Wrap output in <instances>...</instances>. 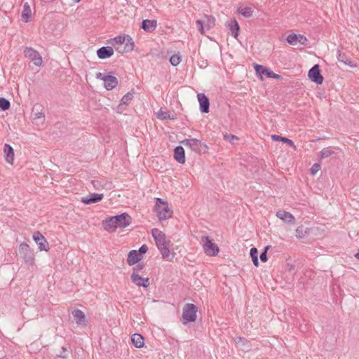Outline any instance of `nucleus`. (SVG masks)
<instances>
[{
	"label": "nucleus",
	"mask_w": 359,
	"mask_h": 359,
	"mask_svg": "<svg viewBox=\"0 0 359 359\" xmlns=\"http://www.w3.org/2000/svg\"><path fill=\"white\" fill-rule=\"evenodd\" d=\"M151 235L156 242V247L160 250L163 259H170L171 255L170 246L171 241L167 238L165 234L158 229L151 230Z\"/></svg>",
	"instance_id": "f257e3e1"
},
{
	"label": "nucleus",
	"mask_w": 359,
	"mask_h": 359,
	"mask_svg": "<svg viewBox=\"0 0 359 359\" xmlns=\"http://www.w3.org/2000/svg\"><path fill=\"white\" fill-rule=\"evenodd\" d=\"M111 43L120 53L131 52L135 47L133 39L129 35H120L111 40Z\"/></svg>",
	"instance_id": "f03ea898"
},
{
	"label": "nucleus",
	"mask_w": 359,
	"mask_h": 359,
	"mask_svg": "<svg viewBox=\"0 0 359 359\" xmlns=\"http://www.w3.org/2000/svg\"><path fill=\"white\" fill-rule=\"evenodd\" d=\"M154 210L159 221L168 219L172 215V210L169 207L168 203L160 198H156Z\"/></svg>",
	"instance_id": "7ed1b4c3"
},
{
	"label": "nucleus",
	"mask_w": 359,
	"mask_h": 359,
	"mask_svg": "<svg viewBox=\"0 0 359 359\" xmlns=\"http://www.w3.org/2000/svg\"><path fill=\"white\" fill-rule=\"evenodd\" d=\"M182 144L196 153H205L208 151L207 145L195 138L185 139Z\"/></svg>",
	"instance_id": "20e7f679"
},
{
	"label": "nucleus",
	"mask_w": 359,
	"mask_h": 359,
	"mask_svg": "<svg viewBox=\"0 0 359 359\" xmlns=\"http://www.w3.org/2000/svg\"><path fill=\"white\" fill-rule=\"evenodd\" d=\"M196 23L199 32L204 34L205 30H209L215 25V19L212 15H205L201 19L198 20Z\"/></svg>",
	"instance_id": "39448f33"
},
{
	"label": "nucleus",
	"mask_w": 359,
	"mask_h": 359,
	"mask_svg": "<svg viewBox=\"0 0 359 359\" xmlns=\"http://www.w3.org/2000/svg\"><path fill=\"white\" fill-rule=\"evenodd\" d=\"M201 243L207 255L215 256L218 254V246L208 236H202Z\"/></svg>",
	"instance_id": "423d86ee"
},
{
	"label": "nucleus",
	"mask_w": 359,
	"mask_h": 359,
	"mask_svg": "<svg viewBox=\"0 0 359 359\" xmlns=\"http://www.w3.org/2000/svg\"><path fill=\"white\" fill-rule=\"evenodd\" d=\"M197 307L193 304H187L183 308L182 318L185 321L194 322L196 319Z\"/></svg>",
	"instance_id": "0eeeda50"
},
{
	"label": "nucleus",
	"mask_w": 359,
	"mask_h": 359,
	"mask_svg": "<svg viewBox=\"0 0 359 359\" xmlns=\"http://www.w3.org/2000/svg\"><path fill=\"white\" fill-rule=\"evenodd\" d=\"M141 269L142 266L139 267V266L133 268L131 274V280L137 286H142L147 288L149 285V279L148 278H143L137 273V271Z\"/></svg>",
	"instance_id": "6e6552de"
},
{
	"label": "nucleus",
	"mask_w": 359,
	"mask_h": 359,
	"mask_svg": "<svg viewBox=\"0 0 359 359\" xmlns=\"http://www.w3.org/2000/svg\"><path fill=\"white\" fill-rule=\"evenodd\" d=\"M25 56L32 60L36 66H41L43 62L42 57L39 53L31 47H27L24 50Z\"/></svg>",
	"instance_id": "1a4fd4ad"
},
{
	"label": "nucleus",
	"mask_w": 359,
	"mask_h": 359,
	"mask_svg": "<svg viewBox=\"0 0 359 359\" xmlns=\"http://www.w3.org/2000/svg\"><path fill=\"white\" fill-rule=\"evenodd\" d=\"M255 69L256 71L257 74L260 77L261 80H263V75H266L268 78H280V76L278 74L273 73V72L270 71L269 69L262 65H255Z\"/></svg>",
	"instance_id": "9d476101"
},
{
	"label": "nucleus",
	"mask_w": 359,
	"mask_h": 359,
	"mask_svg": "<svg viewBox=\"0 0 359 359\" xmlns=\"http://www.w3.org/2000/svg\"><path fill=\"white\" fill-rule=\"evenodd\" d=\"M33 239L36 242V243L39 246V249L42 251H48V243L45 238V237L39 232L36 231L33 234Z\"/></svg>",
	"instance_id": "9b49d317"
},
{
	"label": "nucleus",
	"mask_w": 359,
	"mask_h": 359,
	"mask_svg": "<svg viewBox=\"0 0 359 359\" xmlns=\"http://www.w3.org/2000/svg\"><path fill=\"white\" fill-rule=\"evenodd\" d=\"M309 77L317 84H321L323 81V77L320 74L319 67L318 65H314L308 74Z\"/></svg>",
	"instance_id": "f8f14e48"
},
{
	"label": "nucleus",
	"mask_w": 359,
	"mask_h": 359,
	"mask_svg": "<svg viewBox=\"0 0 359 359\" xmlns=\"http://www.w3.org/2000/svg\"><path fill=\"white\" fill-rule=\"evenodd\" d=\"M32 120L33 123L39 126H43L45 123V114L42 110L34 108L32 110Z\"/></svg>",
	"instance_id": "ddd939ff"
},
{
	"label": "nucleus",
	"mask_w": 359,
	"mask_h": 359,
	"mask_svg": "<svg viewBox=\"0 0 359 359\" xmlns=\"http://www.w3.org/2000/svg\"><path fill=\"white\" fill-rule=\"evenodd\" d=\"M114 217L118 228H125L129 226L132 222L131 217L127 213H122Z\"/></svg>",
	"instance_id": "4468645a"
},
{
	"label": "nucleus",
	"mask_w": 359,
	"mask_h": 359,
	"mask_svg": "<svg viewBox=\"0 0 359 359\" xmlns=\"http://www.w3.org/2000/svg\"><path fill=\"white\" fill-rule=\"evenodd\" d=\"M104 198L103 194H90L87 196L82 197L81 201L86 205L96 203L102 200Z\"/></svg>",
	"instance_id": "2eb2a0df"
},
{
	"label": "nucleus",
	"mask_w": 359,
	"mask_h": 359,
	"mask_svg": "<svg viewBox=\"0 0 359 359\" xmlns=\"http://www.w3.org/2000/svg\"><path fill=\"white\" fill-rule=\"evenodd\" d=\"M276 215L285 223L290 224H294L295 223L294 217L289 212L285 210H278L276 212Z\"/></svg>",
	"instance_id": "dca6fc26"
},
{
	"label": "nucleus",
	"mask_w": 359,
	"mask_h": 359,
	"mask_svg": "<svg viewBox=\"0 0 359 359\" xmlns=\"http://www.w3.org/2000/svg\"><path fill=\"white\" fill-rule=\"evenodd\" d=\"M286 40L287 43L291 45H296L297 43H299L302 45H304L307 41L306 36L296 34H289Z\"/></svg>",
	"instance_id": "f3484780"
},
{
	"label": "nucleus",
	"mask_w": 359,
	"mask_h": 359,
	"mask_svg": "<svg viewBox=\"0 0 359 359\" xmlns=\"http://www.w3.org/2000/svg\"><path fill=\"white\" fill-rule=\"evenodd\" d=\"M198 100L200 104V110L203 113H208L209 111V100L207 96L203 93H199L197 95Z\"/></svg>",
	"instance_id": "a211bd4d"
},
{
	"label": "nucleus",
	"mask_w": 359,
	"mask_h": 359,
	"mask_svg": "<svg viewBox=\"0 0 359 359\" xmlns=\"http://www.w3.org/2000/svg\"><path fill=\"white\" fill-rule=\"evenodd\" d=\"M114 55V49L110 46H103L97 50V55L100 59L109 58Z\"/></svg>",
	"instance_id": "6ab92c4d"
},
{
	"label": "nucleus",
	"mask_w": 359,
	"mask_h": 359,
	"mask_svg": "<svg viewBox=\"0 0 359 359\" xmlns=\"http://www.w3.org/2000/svg\"><path fill=\"white\" fill-rule=\"evenodd\" d=\"M117 84L118 80L116 77L111 74H107V76L104 77V85L107 90H110L114 89L116 87Z\"/></svg>",
	"instance_id": "aec40b11"
},
{
	"label": "nucleus",
	"mask_w": 359,
	"mask_h": 359,
	"mask_svg": "<svg viewBox=\"0 0 359 359\" xmlns=\"http://www.w3.org/2000/svg\"><path fill=\"white\" fill-rule=\"evenodd\" d=\"M104 229L108 231H114L117 228V222L115 217H111L103 222Z\"/></svg>",
	"instance_id": "412c9836"
},
{
	"label": "nucleus",
	"mask_w": 359,
	"mask_h": 359,
	"mask_svg": "<svg viewBox=\"0 0 359 359\" xmlns=\"http://www.w3.org/2000/svg\"><path fill=\"white\" fill-rule=\"evenodd\" d=\"M142 259V255L137 250H131L128 253L127 262L130 266L134 265Z\"/></svg>",
	"instance_id": "4be33fe9"
},
{
	"label": "nucleus",
	"mask_w": 359,
	"mask_h": 359,
	"mask_svg": "<svg viewBox=\"0 0 359 359\" xmlns=\"http://www.w3.org/2000/svg\"><path fill=\"white\" fill-rule=\"evenodd\" d=\"M157 27V21L154 20H144L142 22V28L147 32H153Z\"/></svg>",
	"instance_id": "5701e85b"
},
{
	"label": "nucleus",
	"mask_w": 359,
	"mask_h": 359,
	"mask_svg": "<svg viewBox=\"0 0 359 359\" xmlns=\"http://www.w3.org/2000/svg\"><path fill=\"white\" fill-rule=\"evenodd\" d=\"M175 159L180 163L185 162L184 149L182 147L178 146L174 150Z\"/></svg>",
	"instance_id": "b1692460"
},
{
	"label": "nucleus",
	"mask_w": 359,
	"mask_h": 359,
	"mask_svg": "<svg viewBox=\"0 0 359 359\" xmlns=\"http://www.w3.org/2000/svg\"><path fill=\"white\" fill-rule=\"evenodd\" d=\"M4 151L5 154L6 161L12 164L14 160V151L13 149L8 144L4 145Z\"/></svg>",
	"instance_id": "393cba45"
},
{
	"label": "nucleus",
	"mask_w": 359,
	"mask_h": 359,
	"mask_svg": "<svg viewBox=\"0 0 359 359\" xmlns=\"http://www.w3.org/2000/svg\"><path fill=\"white\" fill-rule=\"evenodd\" d=\"M237 11L245 18H250L253 14V9L250 6H240L237 8Z\"/></svg>",
	"instance_id": "a878e982"
},
{
	"label": "nucleus",
	"mask_w": 359,
	"mask_h": 359,
	"mask_svg": "<svg viewBox=\"0 0 359 359\" xmlns=\"http://www.w3.org/2000/svg\"><path fill=\"white\" fill-rule=\"evenodd\" d=\"M131 341L136 348H141L144 344V338L140 334H133L131 337Z\"/></svg>",
	"instance_id": "bb28decb"
},
{
	"label": "nucleus",
	"mask_w": 359,
	"mask_h": 359,
	"mask_svg": "<svg viewBox=\"0 0 359 359\" xmlns=\"http://www.w3.org/2000/svg\"><path fill=\"white\" fill-rule=\"evenodd\" d=\"M228 26L231 32V35L236 38L238 35L239 25L235 19L228 22Z\"/></svg>",
	"instance_id": "cd10ccee"
},
{
	"label": "nucleus",
	"mask_w": 359,
	"mask_h": 359,
	"mask_svg": "<svg viewBox=\"0 0 359 359\" xmlns=\"http://www.w3.org/2000/svg\"><path fill=\"white\" fill-rule=\"evenodd\" d=\"M21 16L22 19L25 22H28L31 19L32 11L28 3L24 4Z\"/></svg>",
	"instance_id": "c85d7f7f"
},
{
	"label": "nucleus",
	"mask_w": 359,
	"mask_h": 359,
	"mask_svg": "<svg viewBox=\"0 0 359 359\" xmlns=\"http://www.w3.org/2000/svg\"><path fill=\"white\" fill-rule=\"evenodd\" d=\"M73 316L76 320V323L78 325L83 324L85 322V315L81 310H75L73 313Z\"/></svg>",
	"instance_id": "c756f323"
},
{
	"label": "nucleus",
	"mask_w": 359,
	"mask_h": 359,
	"mask_svg": "<svg viewBox=\"0 0 359 359\" xmlns=\"http://www.w3.org/2000/svg\"><path fill=\"white\" fill-rule=\"evenodd\" d=\"M271 139L273 141H280L282 142L286 143L287 144L290 145V147H293L294 149H296V147H295L294 142L291 140H290L287 137H281V136H279L277 135H271Z\"/></svg>",
	"instance_id": "7c9ffc66"
},
{
	"label": "nucleus",
	"mask_w": 359,
	"mask_h": 359,
	"mask_svg": "<svg viewBox=\"0 0 359 359\" xmlns=\"http://www.w3.org/2000/svg\"><path fill=\"white\" fill-rule=\"evenodd\" d=\"M309 233V231L304 226H298L295 230V236L298 238H304Z\"/></svg>",
	"instance_id": "2f4dec72"
},
{
	"label": "nucleus",
	"mask_w": 359,
	"mask_h": 359,
	"mask_svg": "<svg viewBox=\"0 0 359 359\" xmlns=\"http://www.w3.org/2000/svg\"><path fill=\"white\" fill-rule=\"evenodd\" d=\"M250 256L252 257L253 264L255 266H259V260H258V250L256 248H252L250 249Z\"/></svg>",
	"instance_id": "473e14b6"
},
{
	"label": "nucleus",
	"mask_w": 359,
	"mask_h": 359,
	"mask_svg": "<svg viewBox=\"0 0 359 359\" xmlns=\"http://www.w3.org/2000/svg\"><path fill=\"white\" fill-rule=\"evenodd\" d=\"M333 154H334V151L332 150L330 148L327 147V148L323 149L320 151L319 156L320 158H328Z\"/></svg>",
	"instance_id": "72a5a7b5"
},
{
	"label": "nucleus",
	"mask_w": 359,
	"mask_h": 359,
	"mask_svg": "<svg viewBox=\"0 0 359 359\" xmlns=\"http://www.w3.org/2000/svg\"><path fill=\"white\" fill-rule=\"evenodd\" d=\"M10 102L8 100L4 97L0 98V109L6 111L10 108Z\"/></svg>",
	"instance_id": "f704fd0d"
},
{
	"label": "nucleus",
	"mask_w": 359,
	"mask_h": 359,
	"mask_svg": "<svg viewBox=\"0 0 359 359\" xmlns=\"http://www.w3.org/2000/svg\"><path fill=\"white\" fill-rule=\"evenodd\" d=\"M133 94L130 93H128L126 94L121 100V104H128V103L133 99Z\"/></svg>",
	"instance_id": "c9c22d12"
},
{
	"label": "nucleus",
	"mask_w": 359,
	"mask_h": 359,
	"mask_svg": "<svg viewBox=\"0 0 359 359\" xmlns=\"http://www.w3.org/2000/svg\"><path fill=\"white\" fill-rule=\"evenodd\" d=\"M170 62L172 65L177 66L181 62V57L179 55H173L170 57Z\"/></svg>",
	"instance_id": "e433bc0d"
},
{
	"label": "nucleus",
	"mask_w": 359,
	"mask_h": 359,
	"mask_svg": "<svg viewBox=\"0 0 359 359\" xmlns=\"http://www.w3.org/2000/svg\"><path fill=\"white\" fill-rule=\"evenodd\" d=\"M224 140L229 141L231 144H234L235 141L238 140V137L236 135L231 134H225L224 135Z\"/></svg>",
	"instance_id": "4c0bfd02"
},
{
	"label": "nucleus",
	"mask_w": 359,
	"mask_h": 359,
	"mask_svg": "<svg viewBox=\"0 0 359 359\" xmlns=\"http://www.w3.org/2000/svg\"><path fill=\"white\" fill-rule=\"evenodd\" d=\"M157 117L159 119L164 120L167 118H172L167 111L160 110L157 114Z\"/></svg>",
	"instance_id": "58836bf2"
},
{
	"label": "nucleus",
	"mask_w": 359,
	"mask_h": 359,
	"mask_svg": "<svg viewBox=\"0 0 359 359\" xmlns=\"http://www.w3.org/2000/svg\"><path fill=\"white\" fill-rule=\"evenodd\" d=\"M91 184L93 187V188L96 190H101L102 189H104V185L102 184V183L98 180H93L91 182Z\"/></svg>",
	"instance_id": "ea45409f"
},
{
	"label": "nucleus",
	"mask_w": 359,
	"mask_h": 359,
	"mask_svg": "<svg viewBox=\"0 0 359 359\" xmlns=\"http://www.w3.org/2000/svg\"><path fill=\"white\" fill-rule=\"evenodd\" d=\"M321 167L320 165L318 163H315L312 165V167L310 169V172L312 175H316L320 170Z\"/></svg>",
	"instance_id": "a19ab883"
},
{
	"label": "nucleus",
	"mask_w": 359,
	"mask_h": 359,
	"mask_svg": "<svg viewBox=\"0 0 359 359\" xmlns=\"http://www.w3.org/2000/svg\"><path fill=\"white\" fill-rule=\"evenodd\" d=\"M269 248V246H266L264 249V251L260 255V259L262 262H266L267 261L266 253Z\"/></svg>",
	"instance_id": "79ce46f5"
},
{
	"label": "nucleus",
	"mask_w": 359,
	"mask_h": 359,
	"mask_svg": "<svg viewBox=\"0 0 359 359\" xmlns=\"http://www.w3.org/2000/svg\"><path fill=\"white\" fill-rule=\"evenodd\" d=\"M245 342L246 340L244 339V338H241V337H238L236 339V343L238 346H240V345H243L245 346Z\"/></svg>",
	"instance_id": "37998d69"
},
{
	"label": "nucleus",
	"mask_w": 359,
	"mask_h": 359,
	"mask_svg": "<svg viewBox=\"0 0 359 359\" xmlns=\"http://www.w3.org/2000/svg\"><path fill=\"white\" fill-rule=\"evenodd\" d=\"M147 250H148V247H147V245H142V246L140 248L138 253H140V254H141V255H142V254L146 253V252H147Z\"/></svg>",
	"instance_id": "c03bdc74"
},
{
	"label": "nucleus",
	"mask_w": 359,
	"mask_h": 359,
	"mask_svg": "<svg viewBox=\"0 0 359 359\" xmlns=\"http://www.w3.org/2000/svg\"><path fill=\"white\" fill-rule=\"evenodd\" d=\"M107 75V74H103V73H101V72H98L96 74V78L99 79H101V80H102L104 81V77H106Z\"/></svg>",
	"instance_id": "a18cd8bd"
},
{
	"label": "nucleus",
	"mask_w": 359,
	"mask_h": 359,
	"mask_svg": "<svg viewBox=\"0 0 359 359\" xmlns=\"http://www.w3.org/2000/svg\"><path fill=\"white\" fill-rule=\"evenodd\" d=\"M345 62V64H346V65H349V66H350V67H356L355 64L353 61H351V60H346V62Z\"/></svg>",
	"instance_id": "49530a36"
},
{
	"label": "nucleus",
	"mask_w": 359,
	"mask_h": 359,
	"mask_svg": "<svg viewBox=\"0 0 359 359\" xmlns=\"http://www.w3.org/2000/svg\"><path fill=\"white\" fill-rule=\"evenodd\" d=\"M62 352H61V353H60L59 355H57L59 357H62V358H65L66 355H65V353L67 351L66 348L62 347Z\"/></svg>",
	"instance_id": "de8ad7c7"
},
{
	"label": "nucleus",
	"mask_w": 359,
	"mask_h": 359,
	"mask_svg": "<svg viewBox=\"0 0 359 359\" xmlns=\"http://www.w3.org/2000/svg\"><path fill=\"white\" fill-rule=\"evenodd\" d=\"M20 247H21L22 249H23L24 248H29L28 245H27V244H24V243L21 244V245H20Z\"/></svg>",
	"instance_id": "09e8293b"
},
{
	"label": "nucleus",
	"mask_w": 359,
	"mask_h": 359,
	"mask_svg": "<svg viewBox=\"0 0 359 359\" xmlns=\"http://www.w3.org/2000/svg\"><path fill=\"white\" fill-rule=\"evenodd\" d=\"M355 257L359 259V251L355 255Z\"/></svg>",
	"instance_id": "8fccbe9b"
},
{
	"label": "nucleus",
	"mask_w": 359,
	"mask_h": 359,
	"mask_svg": "<svg viewBox=\"0 0 359 359\" xmlns=\"http://www.w3.org/2000/svg\"><path fill=\"white\" fill-rule=\"evenodd\" d=\"M75 3H79L81 0H73Z\"/></svg>",
	"instance_id": "3c124183"
}]
</instances>
